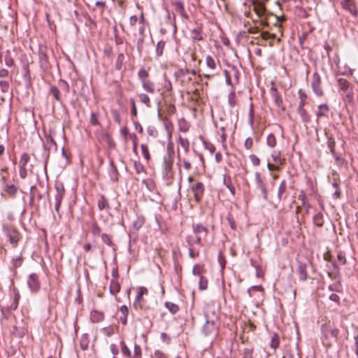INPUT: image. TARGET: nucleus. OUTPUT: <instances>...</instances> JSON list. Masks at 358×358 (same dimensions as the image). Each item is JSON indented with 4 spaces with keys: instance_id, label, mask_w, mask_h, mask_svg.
<instances>
[{
    "instance_id": "nucleus-1",
    "label": "nucleus",
    "mask_w": 358,
    "mask_h": 358,
    "mask_svg": "<svg viewBox=\"0 0 358 358\" xmlns=\"http://www.w3.org/2000/svg\"><path fill=\"white\" fill-rule=\"evenodd\" d=\"M174 160L175 152L173 148V145L171 143H169L166 148V153L163 157V162L162 164V176L167 185H171L174 179L176 174L173 169Z\"/></svg>"
},
{
    "instance_id": "nucleus-2",
    "label": "nucleus",
    "mask_w": 358,
    "mask_h": 358,
    "mask_svg": "<svg viewBox=\"0 0 358 358\" xmlns=\"http://www.w3.org/2000/svg\"><path fill=\"white\" fill-rule=\"evenodd\" d=\"M205 324L202 328V333L205 336L215 338L218 334V317L214 312L206 310L204 312Z\"/></svg>"
},
{
    "instance_id": "nucleus-3",
    "label": "nucleus",
    "mask_w": 358,
    "mask_h": 358,
    "mask_svg": "<svg viewBox=\"0 0 358 358\" xmlns=\"http://www.w3.org/2000/svg\"><path fill=\"white\" fill-rule=\"evenodd\" d=\"M192 231L195 235L194 239L191 236H188L186 241L189 246H192L194 244L202 245L201 241L204 239L208 234V229L201 223L192 224Z\"/></svg>"
},
{
    "instance_id": "nucleus-4",
    "label": "nucleus",
    "mask_w": 358,
    "mask_h": 358,
    "mask_svg": "<svg viewBox=\"0 0 358 358\" xmlns=\"http://www.w3.org/2000/svg\"><path fill=\"white\" fill-rule=\"evenodd\" d=\"M310 86L317 96L322 97L324 96V93L322 86V78L318 73L315 72L313 74Z\"/></svg>"
},
{
    "instance_id": "nucleus-5",
    "label": "nucleus",
    "mask_w": 358,
    "mask_h": 358,
    "mask_svg": "<svg viewBox=\"0 0 358 358\" xmlns=\"http://www.w3.org/2000/svg\"><path fill=\"white\" fill-rule=\"evenodd\" d=\"M3 229L10 243L13 247H16L20 239V234L18 231L12 227H6Z\"/></svg>"
},
{
    "instance_id": "nucleus-6",
    "label": "nucleus",
    "mask_w": 358,
    "mask_h": 358,
    "mask_svg": "<svg viewBox=\"0 0 358 358\" xmlns=\"http://www.w3.org/2000/svg\"><path fill=\"white\" fill-rule=\"evenodd\" d=\"M322 332L324 338L327 340H329L330 342H336L338 338V330L336 328L332 327L330 325H326L322 327Z\"/></svg>"
},
{
    "instance_id": "nucleus-7",
    "label": "nucleus",
    "mask_w": 358,
    "mask_h": 358,
    "mask_svg": "<svg viewBox=\"0 0 358 358\" xmlns=\"http://www.w3.org/2000/svg\"><path fill=\"white\" fill-rule=\"evenodd\" d=\"M148 292V289L145 287H140L139 288H138V293L134 302V307L136 310L145 309L143 304L144 300L143 299V296L144 294H147Z\"/></svg>"
},
{
    "instance_id": "nucleus-8",
    "label": "nucleus",
    "mask_w": 358,
    "mask_h": 358,
    "mask_svg": "<svg viewBox=\"0 0 358 358\" xmlns=\"http://www.w3.org/2000/svg\"><path fill=\"white\" fill-rule=\"evenodd\" d=\"M255 176L256 188L261 191L263 199L265 201H268V192L264 180L262 178L261 174L259 172H256Z\"/></svg>"
},
{
    "instance_id": "nucleus-9",
    "label": "nucleus",
    "mask_w": 358,
    "mask_h": 358,
    "mask_svg": "<svg viewBox=\"0 0 358 358\" xmlns=\"http://www.w3.org/2000/svg\"><path fill=\"white\" fill-rule=\"evenodd\" d=\"M55 189L57 192L55 196V211L57 214H59V208L64 195L65 189L62 184H56Z\"/></svg>"
},
{
    "instance_id": "nucleus-10",
    "label": "nucleus",
    "mask_w": 358,
    "mask_h": 358,
    "mask_svg": "<svg viewBox=\"0 0 358 358\" xmlns=\"http://www.w3.org/2000/svg\"><path fill=\"white\" fill-rule=\"evenodd\" d=\"M194 193V197L196 201L199 202L202 199L204 193V185L201 182H196L190 187Z\"/></svg>"
},
{
    "instance_id": "nucleus-11",
    "label": "nucleus",
    "mask_w": 358,
    "mask_h": 358,
    "mask_svg": "<svg viewBox=\"0 0 358 358\" xmlns=\"http://www.w3.org/2000/svg\"><path fill=\"white\" fill-rule=\"evenodd\" d=\"M27 285L33 292H37L41 287L38 277L36 273H31L27 280Z\"/></svg>"
},
{
    "instance_id": "nucleus-12",
    "label": "nucleus",
    "mask_w": 358,
    "mask_h": 358,
    "mask_svg": "<svg viewBox=\"0 0 358 358\" xmlns=\"http://www.w3.org/2000/svg\"><path fill=\"white\" fill-rule=\"evenodd\" d=\"M199 268V265H195L193 268L192 273L194 275H198L199 277V289L201 290H205L208 287V280L202 275Z\"/></svg>"
},
{
    "instance_id": "nucleus-13",
    "label": "nucleus",
    "mask_w": 358,
    "mask_h": 358,
    "mask_svg": "<svg viewBox=\"0 0 358 358\" xmlns=\"http://www.w3.org/2000/svg\"><path fill=\"white\" fill-rule=\"evenodd\" d=\"M342 8L350 12L354 16L357 15V9L352 0H343L341 1Z\"/></svg>"
},
{
    "instance_id": "nucleus-14",
    "label": "nucleus",
    "mask_w": 358,
    "mask_h": 358,
    "mask_svg": "<svg viewBox=\"0 0 358 358\" xmlns=\"http://www.w3.org/2000/svg\"><path fill=\"white\" fill-rule=\"evenodd\" d=\"M296 272L299 274V280L301 281H305L308 278L307 274V265L305 263H299Z\"/></svg>"
},
{
    "instance_id": "nucleus-15",
    "label": "nucleus",
    "mask_w": 358,
    "mask_h": 358,
    "mask_svg": "<svg viewBox=\"0 0 358 358\" xmlns=\"http://www.w3.org/2000/svg\"><path fill=\"white\" fill-rule=\"evenodd\" d=\"M287 191V182L285 180H282L279 185L277 194V199L278 201H280L283 199H286V193Z\"/></svg>"
},
{
    "instance_id": "nucleus-16",
    "label": "nucleus",
    "mask_w": 358,
    "mask_h": 358,
    "mask_svg": "<svg viewBox=\"0 0 358 358\" xmlns=\"http://www.w3.org/2000/svg\"><path fill=\"white\" fill-rule=\"evenodd\" d=\"M330 108L327 103H322L318 106V110L316 112L317 120L318 121L321 117H327Z\"/></svg>"
},
{
    "instance_id": "nucleus-17",
    "label": "nucleus",
    "mask_w": 358,
    "mask_h": 358,
    "mask_svg": "<svg viewBox=\"0 0 358 358\" xmlns=\"http://www.w3.org/2000/svg\"><path fill=\"white\" fill-rule=\"evenodd\" d=\"M264 3L265 2L259 1V0L254 1V10L259 17L262 16L265 13L266 8Z\"/></svg>"
},
{
    "instance_id": "nucleus-18",
    "label": "nucleus",
    "mask_w": 358,
    "mask_h": 358,
    "mask_svg": "<svg viewBox=\"0 0 358 358\" xmlns=\"http://www.w3.org/2000/svg\"><path fill=\"white\" fill-rule=\"evenodd\" d=\"M61 91L57 86H52L50 90V94L52 95L54 99L60 104H63L62 99Z\"/></svg>"
},
{
    "instance_id": "nucleus-19",
    "label": "nucleus",
    "mask_w": 358,
    "mask_h": 358,
    "mask_svg": "<svg viewBox=\"0 0 358 358\" xmlns=\"http://www.w3.org/2000/svg\"><path fill=\"white\" fill-rule=\"evenodd\" d=\"M143 88L150 94L155 93V84L149 80H143L141 82Z\"/></svg>"
},
{
    "instance_id": "nucleus-20",
    "label": "nucleus",
    "mask_w": 358,
    "mask_h": 358,
    "mask_svg": "<svg viewBox=\"0 0 358 358\" xmlns=\"http://www.w3.org/2000/svg\"><path fill=\"white\" fill-rule=\"evenodd\" d=\"M109 291L110 293L113 296H115L117 293L120 292V285L117 280L112 279L110 280Z\"/></svg>"
},
{
    "instance_id": "nucleus-21",
    "label": "nucleus",
    "mask_w": 358,
    "mask_h": 358,
    "mask_svg": "<svg viewBox=\"0 0 358 358\" xmlns=\"http://www.w3.org/2000/svg\"><path fill=\"white\" fill-rule=\"evenodd\" d=\"M97 205L100 210H107L110 208L108 201L104 195L100 196L97 202Z\"/></svg>"
},
{
    "instance_id": "nucleus-22",
    "label": "nucleus",
    "mask_w": 358,
    "mask_h": 358,
    "mask_svg": "<svg viewBox=\"0 0 358 358\" xmlns=\"http://www.w3.org/2000/svg\"><path fill=\"white\" fill-rule=\"evenodd\" d=\"M174 5L176 6V10L179 12L181 17L185 20H188L189 15L185 12L183 3L181 1H176Z\"/></svg>"
},
{
    "instance_id": "nucleus-23",
    "label": "nucleus",
    "mask_w": 358,
    "mask_h": 358,
    "mask_svg": "<svg viewBox=\"0 0 358 358\" xmlns=\"http://www.w3.org/2000/svg\"><path fill=\"white\" fill-rule=\"evenodd\" d=\"M120 310L122 314V316L120 317V321L122 324L126 325L127 324V316L129 314L128 307L126 305H122Z\"/></svg>"
},
{
    "instance_id": "nucleus-24",
    "label": "nucleus",
    "mask_w": 358,
    "mask_h": 358,
    "mask_svg": "<svg viewBox=\"0 0 358 358\" xmlns=\"http://www.w3.org/2000/svg\"><path fill=\"white\" fill-rule=\"evenodd\" d=\"M223 183L229 189L231 194H235V187L232 185L231 178L229 175L224 174L223 177Z\"/></svg>"
},
{
    "instance_id": "nucleus-25",
    "label": "nucleus",
    "mask_w": 358,
    "mask_h": 358,
    "mask_svg": "<svg viewBox=\"0 0 358 358\" xmlns=\"http://www.w3.org/2000/svg\"><path fill=\"white\" fill-rule=\"evenodd\" d=\"M104 315L102 312L98 310H92L90 313V320L93 322H99L103 320Z\"/></svg>"
},
{
    "instance_id": "nucleus-26",
    "label": "nucleus",
    "mask_w": 358,
    "mask_h": 358,
    "mask_svg": "<svg viewBox=\"0 0 358 358\" xmlns=\"http://www.w3.org/2000/svg\"><path fill=\"white\" fill-rule=\"evenodd\" d=\"M271 157L275 164L278 165H282L285 163V158L281 157V152L280 151H273L271 154Z\"/></svg>"
},
{
    "instance_id": "nucleus-27",
    "label": "nucleus",
    "mask_w": 358,
    "mask_h": 358,
    "mask_svg": "<svg viewBox=\"0 0 358 358\" xmlns=\"http://www.w3.org/2000/svg\"><path fill=\"white\" fill-rule=\"evenodd\" d=\"M297 112L301 116V118L303 122L308 123L310 121V116L306 110L304 109V107H298Z\"/></svg>"
},
{
    "instance_id": "nucleus-28",
    "label": "nucleus",
    "mask_w": 358,
    "mask_h": 358,
    "mask_svg": "<svg viewBox=\"0 0 358 358\" xmlns=\"http://www.w3.org/2000/svg\"><path fill=\"white\" fill-rule=\"evenodd\" d=\"M57 88L60 90V91L64 93V96L67 95L70 91V87L67 82L60 80L58 83Z\"/></svg>"
},
{
    "instance_id": "nucleus-29",
    "label": "nucleus",
    "mask_w": 358,
    "mask_h": 358,
    "mask_svg": "<svg viewBox=\"0 0 358 358\" xmlns=\"http://www.w3.org/2000/svg\"><path fill=\"white\" fill-rule=\"evenodd\" d=\"M110 176L112 180L114 181H117L119 173H118V171H117L113 159L110 160Z\"/></svg>"
},
{
    "instance_id": "nucleus-30",
    "label": "nucleus",
    "mask_w": 358,
    "mask_h": 358,
    "mask_svg": "<svg viewBox=\"0 0 358 358\" xmlns=\"http://www.w3.org/2000/svg\"><path fill=\"white\" fill-rule=\"evenodd\" d=\"M191 38L193 41H202L203 36L201 33V28L196 27L192 30L191 31Z\"/></svg>"
},
{
    "instance_id": "nucleus-31",
    "label": "nucleus",
    "mask_w": 358,
    "mask_h": 358,
    "mask_svg": "<svg viewBox=\"0 0 358 358\" xmlns=\"http://www.w3.org/2000/svg\"><path fill=\"white\" fill-rule=\"evenodd\" d=\"M4 192L11 196H14L17 192V187L13 184H6L4 185Z\"/></svg>"
},
{
    "instance_id": "nucleus-32",
    "label": "nucleus",
    "mask_w": 358,
    "mask_h": 358,
    "mask_svg": "<svg viewBox=\"0 0 358 358\" xmlns=\"http://www.w3.org/2000/svg\"><path fill=\"white\" fill-rule=\"evenodd\" d=\"M228 103L231 108L234 107L237 103L234 86H232V90L228 95Z\"/></svg>"
},
{
    "instance_id": "nucleus-33",
    "label": "nucleus",
    "mask_w": 358,
    "mask_h": 358,
    "mask_svg": "<svg viewBox=\"0 0 358 358\" xmlns=\"http://www.w3.org/2000/svg\"><path fill=\"white\" fill-rule=\"evenodd\" d=\"M313 223L319 227H322L324 224V215L322 213H317L313 217Z\"/></svg>"
},
{
    "instance_id": "nucleus-34",
    "label": "nucleus",
    "mask_w": 358,
    "mask_h": 358,
    "mask_svg": "<svg viewBox=\"0 0 358 358\" xmlns=\"http://www.w3.org/2000/svg\"><path fill=\"white\" fill-rule=\"evenodd\" d=\"M145 223V217L143 216H138L133 222L132 226L136 231L139 230Z\"/></svg>"
},
{
    "instance_id": "nucleus-35",
    "label": "nucleus",
    "mask_w": 358,
    "mask_h": 358,
    "mask_svg": "<svg viewBox=\"0 0 358 358\" xmlns=\"http://www.w3.org/2000/svg\"><path fill=\"white\" fill-rule=\"evenodd\" d=\"M90 231L94 236H98L101 232V229L96 222H93L90 225Z\"/></svg>"
},
{
    "instance_id": "nucleus-36",
    "label": "nucleus",
    "mask_w": 358,
    "mask_h": 358,
    "mask_svg": "<svg viewBox=\"0 0 358 358\" xmlns=\"http://www.w3.org/2000/svg\"><path fill=\"white\" fill-rule=\"evenodd\" d=\"M178 143L181 147L184 149V151L187 153L189 150V142L187 138H184L180 136H178Z\"/></svg>"
},
{
    "instance_id": "nucleus-37",
    "label": "nucleus",
    "mask_w": 358,
    "mask_h": 358,
    "mask_svg": "<svg viewBox=\"0 0 358 358\" xmlns=\"http://www.w3.org/2000/svg\"><path fill=\"white\" fill-rule=\"evenodd\" d=\"M124 60V55L122 52L118 54L116 62H115V69L118 71H120L122 69L123 62Z\"/></svg>"
},
{
    "instance_id": "nucleus-38",
    "label": "nucleus",
    "mask_w": 358,
    "mask_h": 358,
    "mask_svg": "<svg viewBox=\"0 0 358 358\" xmlns=\"http://www.w3.org/2000/svg\"><path fill=\"white\" fill-rule=\"evenodd\" d=\"M277 143L276 137L273 134H269L266 138V144L268 147L273 148Z\"/></svg>"
},
{
    "instance_id": "nucleus-39",
    "label": "nucleus",
    "mask_w": 358,
    "mask_h": 358,
    "mask_svg": "<svg viewBox=\"0 0 358 358\" xmlns=\"http://www.w3.org/2000/svg\"><path fill=\"white\" fill-rule=\"evenodd\" d=\"M279 343H280V338H279L278 335L277 334H273L271 337L270 347L273 350H275L278 348Z\"/></svg>"
},
{
    "instance_id": "nucleus-40",
    "label": "nucleus",
    "mask_w": 358,
    "mask_h": 358,
    "mask_svg": "<svg viewBox=\"0 0 358 358\" xmlns=\"http://www.w3.org/2000/svg\"><path fill=\"white\" fill-rule=\"evenodd\" d=\"M120 347H121V352L124 356H125L127 358L131 357V353L129 348L127 346L124 341H122L120 342Z\"/></svg>"
},
{
    "instance_id": "nucleus-41",
    "label": "nucleus",
    "mask_w": 358,
    "mask_h": 358,
    "mask_svg": "<svg viewBox=\"0 0 358 358\" xmlns=\"http://www.w3.org/2000/svg\"><path fill=\"white\" fill-rule=\"evenodd\" d=\"M165 307L172 313L175 314L179 310V306L172 302L166 301Z\"/></svg>"
},
{
    "instance_id": "nucleus-42",
    "label": "nucleus",
    "mask_w": 358,
    "mask_h": 358,
    "mask_svg": "<svg viewBox=\"0 0 358 358\" xmlns=\"http://www.w3.org/2000/svg\"><path fill=\"white\" fill-rule=\"evenodd\" d=\"M138 23L140 24V27L138 28V33H139L141 36H144L145 29V19H144V16H143V13H141Z\"/></svg>"
},
{
    "instance_id": "nucleus-43",
    "label": "nucleus",
    "mask_w": 358,
    "mask_h": 358,
    "mask_svg": "<svg viewBox=\"0 0 358 358\" xmlns=\"http://www.w3.org/2000/svg\"><path fill=\"white\" fill-rule=\"evenodd\" d=\"M338 85L341 90L347 91L349 88L350 83L345 78H339L338 80Z\"/></svg>"
},
{
    "instance_id": "nucleus-44",
    "label": "nucleus",
    "mask_w": 358,
    "mask_h": 358,
    "mask_svg": "<svg viewBox=\"0 0 358 358\" xmlns=\"http://www.w3.org/2000/svg\"><path fill=\"white\" fill-rule=\"evenodd\" d=\"M206 63L207 66L211 70H215L217 67V63L215 60L210 55L206 57Z\"/></svg>"
},
{
    "instance_id": "nucleus-45",
    "label": "nucleus",
    "mask_w": 358,
    "mask_h": 358,
    "mask_svg": "<svg viewBox=\"0 0 358 358\" xmlns=\"http://www.w3.org/2000/svg\"><path fill=\"white\" fill-rule=\"evenodd\" d=\"M138 96L141 103L145 104L148 108L150 107V99L146 94L141 93L139 94Z\"/></svg>"
},
{
    "instance_id": "nucleus-46",
    "label": "nucleus",
    "mask_w": 358,
    "mask_h": 358,
    "mask_svg": "<svg viewBox=\"0 0 358 358\" xmlns=\"http://www.w3.org/2000/svg\"><path fill=\"white\" fill-rule=\"evenodd\" d=\"M39 60L41 66L43 68H48V57L46 54L44 52H39Z\"/></svg>"
},
{
    "instance_id": "nucleus-47",
    "label": "nucleus",
    "mask_w": 358,
    "mask_h": 358,
    "mask_svg": "<svg viewBox=\"0 0 358 358\" xmlns=\"http://www.w3.org/2000/svg\"><path fill=\"white\" fill-rule=\"evenodd\" d=\"M165 48V42L164 41H159L156 46V55L158 57L162 55L164 49Z\"/></svg>"
},
{
    "instance_id": "nucleus-48",
    "label": "nucleus",
    "mask_w": 358,
    "mask_h": 358,
    "mask_svg": "<svg viewBox=\"0 0 358 358\" xmlns=\"http://www.w3.org/2000/svg\"><path fill=\"white\" fill-rule=\"evenodd\" d=\"M29 160H30L29 155L27 152H24L20 157V166H27Z\"/></svg>"
},
{
    "instance_id": "nucleus-49",
    "label": "nucleus",
    "mask_w": 358,
    "mask_h": 358,
    "mask_svg": "<svg viewBox=\"0 0 358 358\" xmlns=\"http://www.w3.org/2000/svg\"><path fill=\"white\" fill-rule=\"evenodd\" d=\"M101 241L109 247L113 245V243L111 239V236L107 234H102L101 235Z\"/></svg>"
},
{
    "instance_id": "nucleus-50",
    "label": "nucleus",
    "mask_w": 358,
    "mask_h": 358,
    "mask_svg": "<svg viewBox=\"0 0 358 358\" xmlns=\"http://www.w3.org/2000/svg\"><path fill=\"white\" fill-rule=\"evenodd\" d=\"M20 294L18 292H16L15 294L14 299H13V301L12 302V303L10 304V306L9 307L10 310H14L17 309L18 303H19V300H20Z\"/></svg>"
},
{
    "instance_id": "nucleus-51",
    "label": "nucleus",
    "mask_w": 358,
    "mask_h": 358,
    "mask_svg": "<svg viewBox=\"0 0 358 358\" xmlns=\"http://www.w3.org/2000/svg\"><path fill=\"white\" fill-rule=\"evenodd\" d=\"M141 152H142L143 156L148 162L150 159V155L149 153V150H148V145L145 144H141Z\"/></svg>"
},
{
    "instance_id": "nucleus-52",
    "label": "nucleus",
    "mask_w": 358,
    "mask_h": 358,
    "mask_svg": "<svg viewBox=\"0 0 358 358\" xmlns=\"http://www.w3.org/2000/svg\"><path fill=\"white\" fill-rule=\"evenodd\" d=\"M327 145H328V148H329L330 150V152L334 155L336 152H335V146H336V143H335V141L333 137L331 136H329L328 137V140H327Z\"/></svg>"
},
{
    "instance_id": "nucleus-53",
    "label": "nucleus",
    "mask_w": 358,
    "mask_h": 358,
    "mask_svg": "<svg viewBox=\"0 0 358 358\" xmlns=\"http://www.w3.org/2000/svg\"><path fill=\"white\" fill-rule=\"evenodd\" d=\"M299 96L300 101L298 107H304L306 104V100L307 99V95L305 92H302L301 90H299Z\"/></svg>"
},
{
    "instance_id": "nucleus-54",
    "label": "nucleus",
    "mask_w": 358,
    "mask_h": 358,
    "mask_svg": "<svg viewBox=\"0 0 358 358\" xmlns=\"http://www.w3.org/2000/svg\"><path fill=\"white\" fill-rule=\"evenodd\" d=\"M145 41V36H140V38L137 40V50L138 52L141 55L143 50V43Z\"/></svg>"
},
{
    "instance_id": "nucleus-55",
    "label": "nucleus",
    "mask_w": 358,
    "mask_h": 358,
    "mask_svg": "<svg viewBox=\"0 0 358 358\" xmlns=\"http://www.w3.org/2000/svg\"><path fill=\"white\" fill-rule=\"evenodd\" d=\"M252 291H257V292H264V288L262 285H255V286H252L251 287H250L248 289V296L250 297H252Z\"/></svg>"
},
{
    "instance_id": "nucleus-56",
    "label": "nucleus",
    "mask_w": 358,
    "mask_h": 358,
    "mask_svg": "<svg viewBox=\"0 0 358 358\" xmlns=\"http://www.w3.org/2000/svg\"><path fill=\"white\" fill-rule=\"evenodd\" d=\"M90 122V124L94 126L99 124V122L98 120V113L94 112L91 113Z\"/></svg>"
},
{
    "instance_id": "nucleus-57",
    "label": "nucleus",
    "mask_w": 358,
    "mask_h": 358,
    "mask_svg": "<svg viewBox=\"0 0 358 358\" xmlns=\"http://www.w3.org/2000/svg\"><path fill=\"white\" fill-rule=\"evenodd\" d=\"M272 96L275 103H276L277 106H279L282 103V101L276 90L273 91Z\"/></svg>"
},
{
    "instance_id": "nucleus-58",
    "label": "nucleus",
    "mask_w": 358,
    "mask_h": 358,
    "mask_svg": "<svg viewBox=\"0 0 358 358\" xmlns=\"http://www.w3.org/2000/svg\"><path fill=\"white\" fill-rule=\"evenodd\" d=\"M179 130L185 133L189 130V125L185 120L179 122Z\"/></svg>"
},
{
    "instance_id": "nucleus-59",
    "label": "nucleus",
    "mask_w": 358,
    "mask_h": 358,
    "mask_svg": "<svg viewBox=\"0 0 358 358\" xmlns=\"http://www.w3.org/2000/svg\"><path fill=\"white\" fill-rule=\"evenodd\" d=\"M298 199H299V200L301 201V203L303 206L307 205V206L309 207V204L308 203V199H307L306 195L303 191L300 192Z\"/></svg>"
},
{
    "instance_id": "nucleus-60",
    "label": "nucleus",
    "mask_w": 358,
    "mask_h": 358,
    "mask_svg": "<svg viewBox=\"0 0 358 358\" xmlns=\"http://www.w3.org/2000/svg\"><path fill=\"white\" fill-rule=\"evenodd\" d=\"M129 102H130L131 106V116L132 117H136L137 115V108H136V106L134 99V98H131L129 99Z\"/></svg>"
},
{
    "instance_id": "nucleus-61",
    "label": "nucleus",
    "mask_w": 358,
    "mask_h": 358,
    "mask_svg": "<svg viewBox=\"0 0 358 358\" xmlns=\"http://www.w3.org/2000/svg\"><path fill=\"white\" fill-rule=\"evenodd\" d=\"M332 186L334 187V196L337 199L339 198L341 196V191L339 188V183L337 181H334L332 184Z\"/></svg>"
},
{
    "instance_id": "nucleus-62",
    "label": "nucleus",
    "mask_w": 358,
    "mask_h": 358,
    "mask_svg": "<svg viewBox=\"0 0 358 358\" xmlns=\"http://www.w3.org/2000/svg\"><path fill=\"white\" fill-rule=\"evenodd\" d=\"M88 340H87V335H85L83 336L81 339H80V348L83 349V350H87V348H88Z\"/></svg>"
},
{
    "instance_id": "nucleus-63",
    "label": "nucleus",
    "mask_w": 358,
    "mask_h": 358,
    "mask_svg": "<svg viewBox=\"0 0 358 358\" xmlns=\"http://www.w3.org/2000/svg\"><path fill=\"white\" fill-rule=\"evenodd\" d=\"M138 76L141 80V81L143 80H147L146 78L148 77V73L145 69H141L138 72Z\"/></svg>"
},
{
    "instance_id": "nucleus-64",
    "label": "nucleus",
    "mask_w": 358,
    "mask_h": 358,
    "mask_svg": "<svg viewBox=\"0 0 358 358\" xmlns=\"http://www.w3.org/2000/svg\"><path fill=\"white\" fill-rule=\"evenodd\" d=\"M141 348L139 345H134V356L132 358H141Z\"/></svg>"
}]
</instances>
